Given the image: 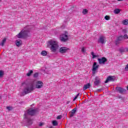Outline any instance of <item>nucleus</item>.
Returning a JSON list of instances; mask_svg holds the SVG:
<instances>
[{"instance_id": "9", "label": "nucleus", "mask_w": 128, "mask_h": 128, "mask_svg": "<svg viewBox=\"0 0 128 128\" xmlns=\"http://www.w3.org/2000/svg\"><path fill=\"white\" fill-rule=\"evenodd\" d=\"M116 80V78L113 76H109L105 81V84H108V82H114Z\"/></svg>"}, {"instance_id": "21", "label": "nucleus", "mask_w": 128, "mask_h": 128, "mask_svg": "<svg viewBox=\"0 0 128 128\" xmlns=\"http://www.w3.org/2000/svg\"><path fill=\"white\" fill-rule=\"evenodd\" d=\"M120 12V10L118 8H116L114 10V14H118Z\"/></svg>"}, {"instance_id": "22", "label": "nucleus", "mask_w": 128, "mask_h": 128, "mask_svg": "<svg viewBox=\"0 0 128 128\" xmlns=\"http://www.w3.org/2000/svg\"><path fill=\"white\" fill-rule=\"evenodd\" d=\"M122 24H124V26L128 25V20H123L122 22Z\"/></svg>"}, {"instance_id": "15", "label": "nucleus", "mask_w": 128, "mask_h": 128, "mask_svg": "<svg viewBox=\"0 0 128 128\" xmlns=\"http://www.w3.org/2000/svg\"><path fill=\"white\" fill-rule=\"evenodd\" d=\"M76 108H74L70 112V118H72L74 114H76Z\"/></svg>"}, {"instance_id": "11", "label": "nucleus", "mask_w": 128, "mask_h": 128, "mask_svg": "<svg viewBox=\"0 0 128 128\" xmlns=\"http://www.w3.org/2000/svg\"><path fill=\"white\" fill-rule=\"evenodd\" d=\"M116 90H117V92H118L121 94H122L124 92H126V90H124L123 88H122L121 87L118 86L116 87Z\"/></svg>"}, {"instance_id": "20", "label": "nucleus", "mask_w": 128, "mask_h": 128, "mask_svg": "<svg viewBox=\"0 0 128 128\" xmlns=\"http://www.w3.org/2000/svg\"><path fill=\"white\" fill-rule=\"evenodd\" d=\"M27 122L29 126H32V120L30 118H28Z\"/></svg>"}, {"instance_id": "28", "label": "nucleus", "mask_w": 128, "mask_h": 128, "mask_svg": "<svg viewBox=\"0 0 128 128\" xmlns=\"http://www.w3.org/2000/svg\"><path fill=\"white\" fill-rule=\"evenodd\" d=\"M104 18L106 20H109L110 18V17L108 16H106Z\"/></svg>"}, {"instance_id": "37", "label": "nucleus", "mask_w": 128, "mask_h": 128, "mask_svg": "<svg viewBox=\"0 0 128 128\" xmlns=\"http://www.w3.org/2000/svg\"><path fill=\"white\" fill-rule=\"evenodd\" d=\"M76 98H78V96H76L74 98L73 100H74V101L76 100Z\"/></svg>"}, {"instance_id": "47", "label": "nucleus", "mask_w": 128, "mask_h": 128, "mask_svg": "<svg viewBox=\"0 0 128 128\" xmlns=\"http://www.w3.org/2000/svg\"><path fill=\"white\" fill-rule=\"evenodd\" d=\"M50 128H53L52 126L50 127Z\"/></svg>"}, {"instance_id": "3", "label": "nucleus", "mask_w": 128, "mask_h": 128, "mask_svg": "<svg viewBox=\"0 0 128 128\" xmlns=\"http://www.w3.org/2000/svg\"><path fill=\"white\" fill-rule=\"evenodd\" d=\"M34 82H31L26 84L21 96H26V94H28L32 92L34 90Z\"/></svg>"}, {"instance_id": "17", "label": "nucleus", "mask_w": 128, "mask_h": 128, "mask_svg": "<svg viewBox=\"0 0 128 128\" xmlns=\"http://www.w3.org/2000/svg\"><path fill=\"white\" fill-rule=\"evenodd\" d=\"M124 40V37L122 36H120L118 38L117 40H116V44H120L118 42L120 40Z\"/></svg>"}, {"instance_id": "10", "label": "nucleus", "mask_w": 128, "mask_h": 128, "mask_svg": "<svg viewBox=\"0 0 128 128\" xmlns=\"http://www.w3.org/2000/svg\"><path fill=\"white\" fill-rule=\"evenodd\" d=\"M98 42H99V44H106V37L104 36H100L98 40Z\"/></svg>"}, {"instance_id": "24", "label": "nucleus", "mask_w": 128, "mask_h": 128, "mask_svg": "<svg viewBox=\"0 0 128 128\" xmlns=\"http://www.w3.org/2000/svg\"><path fill=\"white\" fill-rule=\"evenodd\" d=\"M41 54L42 56H46L48 54V52H46V50H42L41 52Z\"/></svg>"}, {"instance_id": "38", "label": "nucleus", "mask_w": 128, "mask_h": 128, "mask_svg": "<svg viewBox=\"0 0 128 128\" xmlns=\"http://www.w3.org/2000/svg\"><path fill=\"white\" fill-rule=\"evenodd\" d=\"M118 98H120V100H122L123 99L122 96H118Z\"/></svg>"}, {"instance_id": "23", "label": "nucleus", "mask_w": 128, "mask_h": 128, "mask_svg": "<svg viewBox=\"0 0 128 128\" xmlns=\"http://www.w3.org/2000/svg\"><path fill=\"white\" fill-rule=\"evenodd\" d=\"M4 72L2 70H0V78H4Z\"/></svg>"}, {"instance_id": "1", "label": "nucleus", "mask_w": 128, "mask_h": 128, "mask_svg": "<svg viewBox=\"0 0 128 128\" xmlns=\"http://www.w3.org/2000/svg\"><path fill=\"white\" fill-rule=\"evenodd\" d=\"M28 34H30V26H26L24 27L16 36L18 38H26L30 36Z\"/></svg>"}, {"instance_id": "35", "label": "nucleus", "mask_w": 128, "mask_h": 128, "mask_svg": "<svg viewBox=\"0 0 128 128\" xmlns=\"http://www.w3.org/2000/svg\"><path fill=\"white\" fill-rule=\"evenodd\" d=\"M44 124L42 122H40L39 124V126H44Z\"/></svg>"}, {"instance_id": "45", "label": "nucleus", "mask_w": 128, "mask_h": 128, "mask_svg": "<svg viewBox=\"0 0 128 128\" xmlns=\"http://www.w3.org/2000/svg\"><path fill=\"white\" fill-rule=\"evenodd\" d=\"M124 32H126V30H124Z\"/></svg>"}, {"instance_id": "2", "label": "nucleus", "mask_w": 128, "mask_h": 128, "mask_svg": "<svg viewBox=\"0 0 128 128\" xmlns=\"http://www.w3.org/2000/svg\"><path fill=\"white\" fill-rule=\"evenodd\" d=\"M47 46L50 48L52 52H56L58 48V42L54 40H50L48 42Z\"/></svg>"}, {"instance_id": "33", "label": "nucleus", "mask_w": 128, "mask_h": 128, "mask_svg": "<svg viewBox=\"0 0 128 128\" xmlns=\"http://www.w3.org/2000/svg\"><path fill=\"white\" fill-rule=\"evenodd\" d=\"M6 110H12V108L10 106H7Z\"/></svg>"}, {"instance_id": "34", "label": "nucleus", "mask_w": 128, "mask_h": 128, "mask_svg": "<svg viewBox=\"0 0 128 128\" xmlns=\"http://www.w3.org/2000/svg\"><path fill=\"white\" fill-rule=\"evenodd\" d=\"M62 118V115H59L57 116V120H60Z\"/></svg>"}, {"instance_id": "5", "label": "nucleus", "mask_w": 128, "mask_h": 128, "mask_svg": "<svg viewBox=\"0 0 128 128\" xmlns=\"http://www.w3.org/2000/svg\"><path fill=\"white\" fill-rule=\"evenodd\" d=\"M68 40V36L66 33L60 36V40L61 42H66Z\"/></svg>"}, {"instance_id": "32", "label": "nucleus", "mask_w": 128, "mask_h": 128, "mask_svg": "<svg viewBox=\"0 0 128 128\" xmlns=\"http://www.w3.org/2000/svg\"><path fill=\"white\" fill-rule=\"evenodd\" d=\"M34 78H38V73L36 72L34 75Z\"/></svg>"}, {"instance_id": "30", "label": "nucleus", "mask_w": 128, "mask_h": 128, "mask_svg": "<svg viewBox=\"0 0 128 128\" xmlns=\"http://www.w3.org/2000/svg\"><path fill=\"white\" fill-rule=\"evenodd\" d=\"M91 54L92 56V58H96V56L94 55V52H92Z\"/></svg>"}, {"instance_id": "19", "label": "nucleus", "mask_w": 128, "mask_h": 128, "mask_svg": "<svg viewBox=\"0 0 128 128\" xmlns=\"http://www.w3.org/2000/svg\"><path fill=\"white\" fill-rule=\"evenodd\" d=\"M32 74H34V71L32 70H29L28 72L26 74V76H30Z\"/></svg>"}, {"instance_id": "4", "label": "nucleus", "mask_w": 128, "mask_h": 128, "mask_svg": "<svg viewBox=\"0 0 128 128\" xmlns=\"http://www.w3.org/2000/svg\"><path fill=\"white\" fill-rule=\"evenodd\" d=\"M36 114V110L30 108L26 111L24 114V118H28L29 116H34Z\"/></svg>"}, {"instance_id": "27", "label": "nucleus", "mask_w": 128, "mask_h": 128, "mask_svg": "<svg viewBox=\"0 0 128 128\" xmlns=\"http://www.w3.org/2000/svg\"><path fill=\"white\" fill-rule=\"evenodd\" d=\"M82 12L84 14H88V10L86 9L83 10Z\"/></svg>"}, {"instance_id": "39", "label": "nucleus", "mask_w": 128, "mask_h": 128, "mask_svg": "<svg viewBox=\"0 0 128 128\" xmlns=\"http://www.w3.org/2000/svg\"><path fill=\"white\" fill-rule=\"evenodd\" d=\"M97 92H102V89L97 90Z\"/></svg>"}, {"instance_id": "25", "label": "nucleus", "mask_w": 128, "mask_h": 128, "mask_svg": "<svg viewBox=\"0 0 128 128\" xmlns=\"http://www.w3.org/2000/svg\"><path fill=\"white\" fill-rule=\"evenodd\" d=\"M119 51L120 52H126V48H121L119 49Z\"/></svg>"}, {"instance_id": "12", "label": "nucleus", "mask_w": 128, "mask_h": 128, "mask_svg": "<svg viewBox=\"0 0 128 128\" xmlns=\"http://www.w3.org/2000/svg\"><path fill=\"white\" fill-rule=\"evenodd\" d=\"M68 50V48H67L62 47L60 48L59 52H60V54H66Z\"/></svg>"}, {"instance_id": "40", "label": "nucleus", "mask_w": 128, "mask_h": 128, "mask_svg": "<svg viewBox=\"0 0 128 128\" xmlns=\"http://www.w3.org/2000/svg\"><path fill=\"white\" fill-rule=\"evenodd\" d=\"M125 50H126V52H128V47L125 48Z\"/></svg>"}, {"instance_id": "16", "label": "nucleus", "mask_w": 128, "mask_h": 128, "mask_svg": "<svg viewBox=\"0 0 128 128\" xmlns=\"http://www.w3.org/2000/svg\"><path fill=\"white\" fill-rule=\"evenodd\" d=\"M90 88V83H88L85 85H84L83 88V90H88V88Z\"/></svg>"}, {"instance_id": "7", "label": "nucleus", "mask_w": 128, "mask_h": 128, "mask_svg": "<svg viewBox=\"0 0 128 128\" xmlns=\"http://www.w3.org/2000/svg\"><path fill=\"white\" fill-rule=\"evenodd\" d=\"M44 86V82H42L39 80L36 82L35 86L36 88H42Z\"/></svg>"}, {"instance_id": "26", "label": "nucleus", "mask_w": 128, "mask_h": 128, "mask_svg": "<svg viewBox=\"0 0 128 128\" xmlns=\"http://www.w3.org/2000/svg\"><path fill=\"white\" fill-rule=\"evenodd\" d=\"M52 125L54 126H58V122H56V120H53L52 122Z\"/></svg>"}, {"instance_id": "13", "label": "nucleus", "mask_w": 128, "mask_h": 128, "mask_svg": "<svg viewBox=\"0 0 128 128\" xmlns=\"http://www.w3.org/2000/svg\"><path fill=\"white\" fill-rule=\"evenodd\" d=\"M100 84V78L98 76H96L95 78V81L94 82V86H98Z\"/></svg>"}, {"instance_id": "43", "label": "nucleus", "mask_w": 128, "mask_h": 128, "mask_svg": "<svg viewBox=\"0 0 128 128\" xmlns=\"http://www.w3.org/2000/svg\"><path fill=\"white\" fill-rule=\"evenodd\" d=\"M118 0V2H122V0Z\"/></svg>"}, {"instance_id": "46", "label": "nucleus", "mask_w": 128, "mask_h": 128, "mask_svg": "<svg viewBox=\"0 0 128 128\" xmlns=\"http://www.w3.org/2000/svg\"><path fill=\"white\" fill-rule=\"evenodd\" d=\"M0 98H2V96H0Z\"/></svg>"}, {"instance_id": "41", "label": "nucleus", "mask_w": 128, "mask_h": 128, "mask_svg": "<svg viewBox=\"0 0 128 128\" xmlns=\"http://www.w3.org/2000/svg\"><path fill=\"white\" fill-rule=\"evenodd\" d=\"M24 84H26V82L22 83V86H24Z\"/></svg>"}, {"instance_id": "18", "label": "nucleus", "mask_w": 128, "mask_h": 128, "mask_svg": "<svg viewBox=\"0 0 128 128\" xmlns=\"http://www.w3.org/2000/svg\"><path fill=\"white\" fill-rule=\"evenodd\" d=\"M6 42V38H4V39H3L2 42L0 43V46H4Z\"/></svg>"}, {"instance_id": "8", "label": "nucleus", "mask_w": 128, "mask_h": 128, "mask_svg": "<svg viewBox=\"0 0 128 128\" xmlns=\"http://www.w3.org/2000/svg\"><path fill=\"white\" fill-rule=\"evenodd\" d=\"M98 60L100 64H104L106 62H108V59L104 57H102L101 58H98Z\"/></svg>"}, {"instance_id": "29", "label": "nucleus", "mask_w": 128, "mask_h": 128, "mask_svg": "<svg viewBox=\"0 0 128 128\" xmlns=\"http://www.w3.org/2000/svg\"><path fill=\"white\" fill-rule=\"evenodd\" d=\"M81 52H82V54H86V49L84 48V47H82V48Z\"/></svg>"}, {"instance_id": "14", "label": "nucleus", "mask_w": 128, "mask_h": 128, "mask_svg": "<svg viewBox=\"0 0 128 128\" xmlns=\"http://www.w3.org/2000/svg\"><path fill=\"white\" fill-rule=\"evenodd\" d=\"M15 44L16 46H22V40H16L15 42Z\"/></svg>"}, {"instance_id": "36", "label": "nucleus", "mask_w": 128, "mask_h": 128, "mask_svg": "<svg viewBox=\"0 0 128 128\" xmlns=\"http://www.w3.org/2000/svg\"><path fill=\"white\" fill-rule=\"evenodd\" d=\"M125 70H128V64L126 65V66L125 68Z\"/></svg>"}, {"instance_id": "6", "label": "nucleus", "mask_w": 128, "mask_h": 128, "mask_svg": "<svg viewBox=\"0 0 128 128\" xmlns=\"http://www.w3.org/2000/svg\"><path fill=\"white\" fill-rule=\"evenodd\" d=\"M98 66H100L98 65L96 62H94L92 70V73L93 74H96L97 70L98 68Z\"/></svg>"}, {"instance_id": "44", "label": "nucleus", "mask_w": 128, "mask_h": 128, "mask_svg": "<svg viewBox=\"0 0 128 128\" xmlns=\"http://www.w3.org/2000/svg\"><path fill=\"white\" fill-rule=\"evenodd\" d=\"M67 104H70V102H67Z\"/></svg>"}, {"instance_id": "42", "label": "nucleus", "mask_w": 128, "mask_h": 128, "mask_svg": "<svg viewBox=\"0 0 128 128\" xmlns=\"http://www.w3.org/2000/svg\"><path fill=\"white\" fill-rule=\"evenodd\" d=\"M80 96V93H78L76 96H77V98H78V96Z\"/></svg>"}, {"instance_id": "31", "label": "nucleus", "mask_w": 128, "mask_h": 128, "mask_svg": "<svg viewBox=\"0 0 128 128\" xmlns=\"http://www.w3.org/2000/svg\"><path fill=\"white\" fill-rule=\"evenodd\" d=\"M123 36V38H124V40H128V36L126 34L124 35Z\"/></svg>"}]
</instances>
